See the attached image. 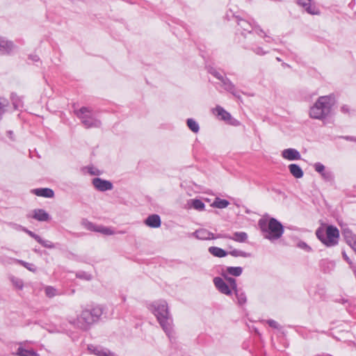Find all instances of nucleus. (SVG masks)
I'll return each instance as SVG.
<instances>
[{"mask_svg":"<svg viewBox=\"0 0 356 356\" xmlns=\"http://www.w3.org/2000/svg\"><path fill=\"white\" fill-rule=\"evenodd\" d=\"M76 116L81 120L83 126L87 128H97L101 126V122L93 114L92 110L87 107H82L76 111Z\"/></svg>","mask_w":356,"mask_h":356,"instance_id":"423d86ee","label":"nucleus"},{"mask_svg":"<svg viewBox=\"0 0 356 356\" xmlns=\"http://www.w3.org/2000/svg\"><path fill=\"white\" fill-rule=\"evenodd\" d=\"M258 225L265 238L275 241L280 238L284 233V227L280 222L274 218L270 219L261 218Z\"/></svg>","mask_w":356,"mask_h":356,"instance_id":"7ed1b4c3","label":"nucleus"},{"mask_svg":"<svg viewBox=\"0 0 356 356\" xmlns=\"http://www.w3.org/2000/svg\"><path fill=\"white\" fill-rule=\"evenodd\" d=\"M151 307L162 329L171 340L173 337L172 319L167 302L165 300L156 301Z\"/></svg>","mask_w":356,"mask_h":356,"instance_id":"f257e3e1","label":"nucleus"},{"mask_svg":"<svg viewBox=\"0 0 356 356\" xmlns=\"http://www.w3.org/2000/svg\"><path fill=\"white\" fill-rule=\"evenodd\" d=\"M316 235L317 238L326 246L332 247L338 243L339 232L336 227L329 225L327 227L326 230H324L322 228H318L316 232Z\"/></svg>","mask_w":356,"mask_h":356,"instance_id":"39448f33","label":"nucleus"},{"mask_svg":"<svg viewBox=\"0 0 356 356\" xmlns=\"http://www.w3.org/2000/svg\"><path fill=\"white\" fill-rule=\"evenodd\" d=\"M16 355L17 356H40L36 352L33 350H26L22 347H19Z\"/></svg>","mask_w":356,"mask_h":356,"instance_id":"b1692460","label":"nucleus"},{"mask_svg":"<svg viewBox=\"0 0 356 356\" xmlns=\"http://www.w3.org/2000/svg\"><path fill=\"white\" fill-rule=\"evenodd\" d=\"M341 111L343 113H349L350 108H349V107L347 105H343V106H341Z\"/></svg>","mask_w":356,"mask_h":356,"instance_id":"49530a36","label":"nucleus"},{"mask_svg":"<svg viewBox=\"0 0 356 356\" xmlns=\"http://www.w3.org/2000/svg\"><path fill=\"white\" fill-rule=\"evenodd\" d=\"M192 235L200 240H213L221 238V237L224 236L222 234L214 235L213 233L204 228L196 230L192 233Z\"/></svg>","mask_w":356,"mask_h":356,"instance_id":"0eeeda50","label":"nucleus"},{"mask_svg":"<svg viewBox=\"0 0 356 356\" xmlns=\"http://www.w3.org/2000/svg\"><path fill=\"white\" fill-rule=\"evenodd\" d=\"M228 254H231L233 257H251V254L250 253H248V252H244V251H242V250H237V249L232 250Z\"/></svg>","mask_w":356,"mask_h":356,"instance_id":"c85d7f7f","label":"nucleus"},{"mask_svg":"<svg viewBox=\"0 0 356 356\" xmlns=\"http://www.w3.org/2000/svg\"><path fill=\"white\" fill-rule=\"evenodd\" d=\"M254 31L257 35H259V36H261V37H262V38H264V34H266V33H265V32H264L261 29H260L259 27H255V28L254 29Z\"/></svg>","mask_w":356,"mask_h":356,"instance_id":"37998d69","label":"nucleus"},{"mask_svg":"<svg viewBox=\"0 0 356 356\" xmlns=\"http://www.w3.org/2000/svg\"><path fill=\"white\" fill-rule=\"evenodd\" d=\"M345 138L346 140H354L353 138L350 137V136H346V137H345Z\"/></svg>","mask_w":356,"mask_h":356,"instance_id":"603ef678","label":"nucleus"},{"mask_svg":"<svg viewBox=\"0 0 356 356\" xmlns=\"http://www.w3.org/2000/svg\"><path fill=\"white\" fill-rule=\"evenodd\" d=\"M225 278L227 281V284L229 285V286L230 287L231 289H232L234 291L236 289H237L236 282L234 278L231 277H227V276H225Z\"/></svg>","mask_w":356,"mask_h":356,"instance_id":"72a5a7b5","label":"nucleus"},{"mask_svg":"<svg viewBox=\"0 0 356 356\" xmlns=\"http://www.w3.org/2000/svg\"><path fill=\"white\" fill-rule=\"evenodd\" d=\"M322 177L326 181H334V175L331 171H325L321 174Z\"/></svg>","mask_w":356,"mask_h":356,"instance_id":"c9c22d12","label":"nucleus"},{"mask_svg":"<svg viewBox=\"0 0 356 356\" xmlns=\"http://www.w3.org/2000/svg\"><path fill=\"white\" fill-rule=\"evenodd\" d=\"M102 314V310L100 307H97L91 310L83 309L81 314L76 318L70 317L69 323L74 327L87 330L90 325L98 321Z\"/></svg>","mask_w":356,"mask_h":356,"instance_id":"f03ea898","label":"nucleus"},{"mask_svg":"<svg viewBox=\"0 0 356 356\" xmlns=\"http://www.w3.org/2000/svg\"><path fill=\"white\" fill-rule=\"evenodd\" d=\"M92 184L97 190L102 192L110 191L113 188V184L111 181L98 177L92 179Z\"/></svg>","mask_w":356,"mask_h":356,"instance_id":"9b49d317","label":"nucleus"},{"mask_svg":"<svg viewBox=\"0 0 356 356\" xmlns=\"http://www.w3.org/2000/svg\"><path fill=\"white\" fill-rule=\"evenodd\" d=\"M95 232H100L104 235H113L114 234V232L109 227L99 226L97 227Z\"/></svg>","mask_w":356,"mask_h":356,"instance_id":"2f4dec72","label":"nucleus"},{"mask_svg":"<svg viewBox=\"0 0 356 356\" xmlns=\"http://www.w3.org/2000/svg\"><path fill=\"white\" fill-rule=\"evenodd\" d=\"M268 324L269 325V326H270L271 327H273V328H278L279 327V324L274 320H268L267 321Z\"/></svg>","mask_w":356,"mask_h":356,"instance_id":"c03bdc74","label":"nucleus"},{"mask_svg":"<svg viewBox=\"0 0 356 356\" xmlns=\"http://www.w3.org/2000/svg\"><path fill=\"white\" fill-rule=\"evenodd\" d=\"M254 51L258 55H264L266 52L263 50L261 47H257L254 49Z\"/></svg>","mask_w":356,"mask_h":356,"instance_id":"a18cd8bd","label":"nucleus"},{"mask_svg":"<svg viewBox=\"0 0 356 356\" xmlns=\"http://www.w3.org/2000/svg\"><path fill=\"white\" fill-rule=\"evenodd\" d=\"M14 49L12 42L0 38V54H9Z\"/></svg>","mask_w":356,"mask_h":356,"instance_id":"dca6fc26","label":"nucleus"},{"mask_svg":"<svg viewBox=\"0 0 356 356\" xmlns=\"http://www.w3.org/2000/svg\"><path fill=\"white\" fill-rule=\"evenodd\" d=\"M234 291L237 298L238 303L241 305L245 304L247 300L245 293L238 289V288L234 290Z\"/></svg>","mask_w":356,"mask_h":356,"instance_id":"393cba45","label":"nucleus"},{"mask_svg":"<svg viewBox=\"0 0 356 356\" xmlns=\"http://www.w3.org/2000/svg\"><path fill=\"white\" fill-rule=\"evenodd\" d=\"M187 125L188 128L194 133H197L200 130L199 124L193 119H188Z\"/></svg>","mask_w":356,"mask_h":356,"instance_id":"7c9ffc66","label":"nucleus"},{"mask_svg":"<svg viewBox=\"0 0 356 356\" xmlns=\"http://www.w3.org/2000/svg\"><path fill=\"white\" fill-rule=\"evenodd\" d=\"M208 250L211 254L219 258L225 257L228 254V252L218 247L211 246Z\"/></svg>","mask_w":356,"mask_h":356,"instance_id":"4be33fe9","label":"nucleus"},{"mask_svg":"<svg viewBox=\"0 0 356 356\" xmlns=\"http://www.w3.org/2000/svg\"><path fill=\"white\" fill-rule=\"evenodd\" d=\"M226 272L231 275L238 277L242 274L243 268L239 266H237V267L230 266V267L227 268Z\"/></svg>","mask_w":356,"mask_h":356,"instance_id":"a878e982","label":"nucleus"},{"mask_svg":"<svg viewBox=\"0 0 356 356\" xmlns=\"http://www.w3.org/2000/svg\"><path fill=\"white\" fill-rule=\"evenodd\" d=\"M223 236L221 238H229L230 240L234 241L238 243H244L248 239V234L245 232H236L233 234L232 236H229L228 234H222Z\"/></svg>","mask_w":356,"mask_h":356,"instance_id":"4468645a","label":"nucleus"},{"mask_svg":"<svg viewBox=\"0 0 356 356\" xmlns=\"http://www.w3.org/2000/svg\"><path fill=\"white\" fill-rule=\"evenodd\" d=\"M22 231L28 234L31 237L33 238L37 242L40 239V236L35 234L34 232L27 229L26 227H22Z\"/></svg>","mask_w":356,"mask_h":356,"instance_id":"58836bf2","label":"nucleus"},{"mask_svg":"<svg viewBox=\"0 0 356 356\" xmlns=\"http://www.w3.org/2000/svg\"><path fill=\"white\" fill-rule=\"evenodd\" d=\"M298 4L302 7L310 15H318L320 14L318 8L312 3V0H298Z\"/></svg>","mask_w":356,"mask_h":356,"instance_id":"1a4fd4ad","label":"nucleus"},{"mask_svg":"<svg viewBox=\"0 0 356 356\" xmlns=\"http://www.w3.org/2000/svg\"><path fill=\"white\" fill-rule=\"evenodd\" d=\"M213 284L216 289L222 293L229 296L232 294V289L229 285L220 277H216L213 279Z\"/></svg>","mask_w":356,"mask_h":356,"instance_id":"9d476101","label":"nucleus"},{"mask_svg":"<svg viewBox=\"0 0 356 356\" xmlns=\"http://www.w3.org/2000/svg\"><path fill=\"white\" fill-rule=\"evenodd\" d=\"M229 204V202L227 200L216 197L211 206L214 208L224 209L226 208Z\"/></svg>","mask_w":356,"mask_h":356,"instance_id":"5701e85b","label":"nucleus"},{"mask_svg":"<svg viewBox=\"0 0 356 356\" xmlns=\"http://www.w3.org/2000/svg\"><path fill=\"white\" fill-rule=\"evenodd\" d=\"M314 169L316 172H318L321 175L325 171V166L321 163H316L314 164Z\"/></svg>","mask_w":356,"mask_h":356,"instance_id":"a19ab883","label":"nucleus"},{"mask_svg":"<svg viewBox=\"0 0 356 356\" xmlns=\"http://www.w3.org/2000/svg\"><path fill=\"white\" fill-rule=\"evenodd\" d=\"M38 242L41 244L43 247L52 249L55 248V245L49 241L43 240L41 237L38 241Z\"/></svg>","mask_w":356,"mask_h":356,"instance_id":"f704fd0d","label":"nucleus"},{"mask_svg":"<svg viewBox=\"0 0 356 356\" xmlns=\"http://www.w3.org/2000/svg\"><path fill=\"white\" fill-rule=\"evenodd\" d=\"M282 156L284 159L289 161H295L301 159L300 152L293 148L284 149L282 152Z\"/></svg>","mask_w":356,"mask_h":356,"instance_id":"ddd939ff","label":"nucleus"},{"mask_svg":"<svg viewBox=\"0 0 356 356\" xmlns=\"http://www.w3.org/2000/svg\"><path fill=\"white\" fill-rule=\"evenodd\" d=\"M334 104V99L332 96L320 97L310 109V117L318 120L325 118L330 113Z\"/></svg>","mask_w":356,"mask_h":356,"instance_id":"20e7f679","label":"nucleus"},{"mask_svg":"<svg viewBox=\"0 0 356 356\" xmlns=\"http://www.w3.org/2000/svg\"><path fill=\"white\" fill-rule=\"evenodd\" d=\"M302 248H307V249H308V250H310V248H309V247L306 243H303V244H302Z\"/></svg>","mask_w":356,"mask_h":356,"instance_id":"3c124183","label":"nucleus"},{"mask_svg":"<svg viewBox=\"0 0 356 356\" xmlns=\"http://www.w3.org/2000/svg\"><path fill=\"white\" fill-rule=\"evenodd\" d=\"M38 60V56H35L33 58V60L37 61Z\"/></svg>","mask_w":356,"mask_h":356,"instance_id":"864d4df0","label":"nucleus"},{"mask_svg":"<svg viewBox=\"0 0 356 356\" xmlns=\"http://www.w3.org/2000/svg\"><path fill=\"white\" fill-rule=\"evenodd\" d=\"M238 25L244 31H248V33H251L252 31V25L245 19H240L238 20Z\"/></svg>","mask_w":356,"mask_h":356,"instance_id":"bb28decb","label":"nucleus"},{"mask_svg":"<svg viewBox=\"0 0 356 356\" xmlns=\"http://www.w3.org/2000/svg\"><path fill=\"white\" fill-rule=\"evenodd\" d=\"M90 174H92V175H95V172H90Z\"/></svg>","mask_w":356,"mask_h":356,"instance_id":"6e6d98bb","label":"nucleus"},{"mask_svg":"<svg viewBox=\"0 0 356 356\" xmlns=\"http://www.w3.org/2000/svg\"><path fill=\"white\" fill-rule=\"evenodd\" d=\"M147 226L152 228H158L161 226V218L157 214H152L149 216L145 220Z\"/></svg>","mask_w":356,"mask_h":356,"instance_id":"2eb2a0df","label":"nucleus"},{"mask_svg":"<svg viewBox=\"0 0 356 356\" xmlns=\"http://www.w3.org/2000/svg\"><path fill=\"white\" fill-rule=\"evenodd\" d=\"M14 261L16 263L21 264L24 268H26L27 270H29L31 272L35 273L36 271V268L34 266V264H30V263L26 262L23 260H20V259H14Z\"/></svg>","mask_w":356,"mask_h":356,"instance_id":"c756f323","label":"nucleus"},{"mask_svg":"<svg viewBox=\"0 0 356 356\" xmlns=\"http://www.w3.org/2000/svg\"><path fill=\"white\" fill-rule=\"evenodd\" d=\"M33 218L38 221H47L49 219V215L43 209H35Z\"/></svg>","mask_w":356,"mask_h":356,"instance_id":"aec40b11","label":"nucleus"},{"mask_svg":"<svg viewBox=\"0 0 356 356\" xmlns=\"http://www.w3.org/2000/svg\"><path fill=\"white\" fill-rule=\"evenodd\" d=\"M44 291H45L46 296L49 298H53L58 294L57 290L54 287L51 286H47L45 288Z\"/></svg>","mask_w":356,"mask_h":356,"instance_id":"473e14b6","label":"nucleus"},{"mask_svg":"<svg viewBox=\"0 0 356 356\" xmlns=\"http://www.w3.org/2000/svg\"><path fill=\"white\" fill-rule=\"evenodd\" d=\"M277 60L278 61H280V58H277Z\"/></svg>","mask_w":356,"mask_h":356,"instance_id":"5fc2aeb1","label":"nucleus"},{"mask_svg":"<svg viewBox=\"0 0 356 356\" xmlns=\"http://www.w3.org/2000/svg\"><path fill=\"white\" fill-rule=\"evenodd\" d=\"M264 38H266V42H270L271 40H273V39L270 36L267 35L266 34H264Z\"/></svg>","mask_w":356,"mask_h":356,"instance_id":"09e8293b","label":"nucleus"},{"mask_svg":"<svg viewBox=\"0 0 356 356\" xmlns=\"http://www.w3.org/2000/svg\"><path fill=\"white\" fill-rule=\"evenodd\" d=\"M88 349L90 353L97 356H117L114 353L101 346L89 345Z\"/></svg>","mask_w":356,"mask_h":356,"instance_id":"f8f14e48","label":"nucleus"},{"mask_svg":"<svg viewBox=\"0 0 356 356\" xmlns=\"http://www.w3.org/2000/svg\"><path fill=\"white\" fill-rule=\"evenodd\" d=\"M12 282L13 284L18 289H22L24 286V284L22 280L18 278H13Z\"/></svg>","mask_w":356,"mask_h":356,"instance_id":"ea45409f","label":"nucleus"},{"mask_svg":"<svg viewBox=\"0 0 356 356\" xmlns=\"http://www.w3.org/2000/svg\"><path fill=\"white\" fill-rule=\"evenodd\" d=\"M342 236H343L346 243L354 250L356 253V234L347 227H344L341 230Z\"/></svg>","mask_w":356,"mask_h":356,"instance_id":"6e6552de","label":"nucleus"},{"mask_svg":"<svg viewBox=\"0 0 356 356\" xmlns=\"http://www.w3.org/2000/svg\"><path fill=\"white\" fill-rule=\"evenodd\" d=\"M84 225L85 227L89 229V230H92V231H95V229H97V227H95V225L90 222H84Z\"/></svg>","mask_w":356,"mask_h":356,"instance_id":"79ce46f5","label":"nucleus"},{"mask_svg":"<svg viewBox=\"0 0 356 356\" xmlns=\"http://www.w3.org/2000/svg\"><path fill=\"white\" fill-rule=\"evenodd\" d=\"M191 206L197 211H203L205 207L204 202L198 199L191 200Z\"/></svg>","mask_w":356,"mask_h":356,"instance_id":"cd10ccee","label":"nucleus"},{"mask_svg":"<svg viewBox=\"0 0 356 356\" xmlns=\"http://www.w3.org/2000/svg\"><path fill=\"white\" fill-rule=\"evenodd\" d=\"M213 113L216 114L221 120L227 121L231 119V115L226 111L222 107L217 106L213 110Z\"/></svg>","mask_w":356,"mask_h":356,"instance_id":"6ab92c4d","label":"nucleus"},{"mask_svg":"<svg viewBox=\"0 0 356 356\" xmlns=\"http://www.w3.org/2000/svg\"><path fill=\"white\" fill-rule=\"evenodd\" d=\"M208 72L220 81L221 79H223L224 76L220 72H218L215 68L211 67H209Z\"/></svg>","mask_w":356,"mask_h":356,"instance_id":"4c0bfd02","label":"nucleus"},{"mask_svg":"<svg viewBox=\"0 0 356 356\" xmlns=\"http://www.w3.org/2000/svg\"><path fill=\"white\" fill-rule=\"evenodd\" d=\"M10 225H12L15 229L19 230H22V227H24L23 226L17 224L10 223Z\"/></svg>","mask_w":356,"mask_h":356,"instance_id":"de8ad7c7","label":"nucleus"},{"mask_svg":"<svg viewBox=\"0 0 356 356\" xmlns=\"http://www.w3.org/2000/svg\"><path fill=\"white\" fill-rule=\"evenodd\" d=\"M343 258L348 262L350 263L349 258L347 257L345 252H343Z\"/></svg>","mask_w":356,"mask_h":356,"instance_id":"8fccbe9b","label":"nucleus"},{"mask_svg":"<svg viewBox=\"0 0 356 356\" xmlns=\"http://www.w3.org/2000/svg\"><path fill=\"white\" fill-rule=\"evenodd\" d=\"M33 193L37 196L44 197H53L54 196V191L48 188H36L33 191Z\"/></svg>","mask_w":356,"mask_h":356,"instance_id":"a211bd4d","label":"nucleus"},{"mask_svg":"<svg viewBox=\"0 0 356 356\" xmlns=\"http://www.w3.org/2000/svg\"><path fill=\"white\" fill-rule=\"evenodd\" d=\"M289 170L291 174L297 179L301 178L303 177V171L301 168L295 163L290 164L289 165Z\"/></svg>","mask_w":356,"mask_h":356,"instance_id":"412c9836","label":"nucleus"},{"mask_svg":"<svg viewBox=\"0 0 356 356\" xmlns=\"http://www.w3.org/2000/svg\"><path fill=\"white\" fill-rule=\"evenodd\" d=\"M222 86L224 88L225 90L232 93L234 96L236 97H239L237 92L235 89V86L232 83V82L227 78L223 77V79H221Z\"/></svg>","mask_w":356,"mask_h":356,"instance_id":"f3484780","label":"nucleus"},{"mask_svg":"<svg viewBox=\"0 0 356 356\" xmlns=\"http://www.w3.org/2000/svg\"><path fill=\"white\" fill-rule=\"evenodd\" d=\"M76 276L78 278L83 279V280H88V281L92 279V275L86 272H84V271L78 272L76 274Z\"/></svg>","mask_w":356,"mask_h":356,"instance_id":"e433bc0d","label":"nucleus"}]
</instances>
